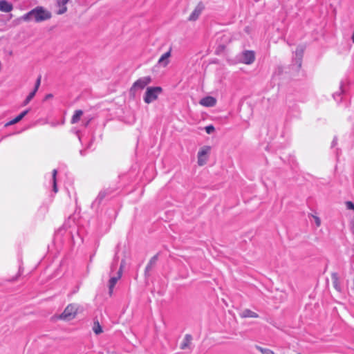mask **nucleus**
Here are the masks:
<instances>
[{
  "label": "nucleus",
  "instance_id": "31",
  "mask_svg": "<svg viewBox=\"0 0 354 354\" xmlns=\"http://www.w3.org/2000/svg\"><path fill=\"white\" fill-rule=\"evenodd\" d=\"M351 224L352 232H353V233H354V216H353V218L352 219V221L351 222Z\"/></svg>",
  "mask_w": 354,
  "mask_h": 354
},
{
  "label": "nucleus",
  "instance_id": "25",
  "mask_svg": "<svg viewBox=\"0 0 354 354\" xmlns=\"http://www.w3.org/2000/svg\"><path fill=\"white\" fill-rule=\"evenodd\" d=\"M118 257H115L114 259H113V261L111 266V272H113L114 270H115L116 267H117V265H118Z\"/></svg>",
  "mask_w": 354,
  "mask_h": 354
},
{
  "label": "nucleus",
  "instance_id": "30",
  "mask_svg": "<svg viewBox=\"0 0 354 354\" xmlns=\"http://www.w3.org/2000/svg\"><path fill=\"white\" fill-rule=\"evenodd\" d=\"M337 138H334L331 142V147H334L337 145Z\"/></svg>",
  "mask_w": 354,
  "mask_h": 354
},
{
  "label": "nucleus",
  "instance_id": "19",
  "mask_svg": "<svg viewBox=\"0 0 354 354\" xmlns=\"http://www.w3.org/2000/svg\"><path fill=\"white\" fill-rule=\"evenodd\" d=\"M83 115V111L82 110H76L71 118V123L75 124L78 122Z\"/></svg>",
  "mask_w": 354,
  "mask_h": 354
},
{
  "label": "nucleus",
  "instance_id": "28",
  "mask_svg": "<svg viewBox=\"0 0 354 354\" xmlns=\"http://www.w3.org/2000/svg\"><path fill=\"white\" fill-rule=\"evenodd\" d=\"M346 206L347 209L354 210V203L351 201H347L346 203Z\"/></svg>",
  "mask_w": 354,
  "mask_h": 354
},
{
  "label": "nucleus",
  "instance_id": "23",
  "mask_svg": "<svg viewBox=\"0 0 354 354\" xmlns=\"http://www.w3.org/2000/svg\"><path fill=\"white\" fill-rule=\"evenodd\" d=\"M255 347L262 354H274V353L272 350H270L269 348H263V347H261L259 346H256Z\"/></svg>",
  "mask_w": 354,
  "mask_h": 354
},
{
  "label": "nucleus",
  "instance_id": "32",
  "mask_svg": "<svg viewBox=\"0 0 354 354\" xmlns=\"http://www.w3.org/2000/svg\"><path fill=\"white\" fill-rule=\"evenodd\" d=\"M90 121H91V119H88V120L84 123V126H85V127H87V126L88 125V124H89Z\"/></svg>",
  "mask_w": 354,
  "mask_h": 354
},
{
  "label": "nucleus",
  "instance_id": "13",
  "mask_svg": "<svg viewBox=\"0 0 354 354\" xmlns=\"http://www.w3.org/2000/svg\"><path fill=\"white\" fill-rule=\"evenodd\" d=\"M192 341V336L189 334L185 335L182 343L180 344V348L182 350H185L187 348H191V344Z\"/></svg>",
  "mask_w": 354,
  "mask_h": 354
},
{
  "label": "nucleus",
  "instance_id": "14",
  "mask_svg": "<svg viewBox=\"0 0 354 354\" xmlns=\"http://www.w3.org/2000/svg\"><path fill=\"white\" fill-rule=\"evenodd\" d=\"M171 49H169V51L166 52L165 53H164L160 57V59H158V64L163 66V67H165L168 65L169 64V58L171 56Z\"/></svg>",
  "mask_w": 354,
  "mask_h": 354
},
{
  "label": "nucleus",
  "instance_id": "21",
  "mask_svg": "<svg viewBox=\"0 0 354 354\" xmlns=\"http://www.w3.org/2000/svg\"><path fill=\"white\" fill-rule=\"evenodd\" d=\"M158 259V256L155 255L153 256L148 263L147 266H146V271H149L151 269V268L156 264Z\"/></svg>",
  "mask_w": 354,
  "mask_h": 354
},
{
  "label": "nucleus",
  "instance_id": "22",
  "mask_svg": "<svg viewBox=\"0 0 354 354\" xmlns=\"http://www.w3.org/2000/svg\"><path fill=\"white\" fill-rule=\"evenodd\" d=\"M93 330L96 335H99L102 333V328L98 321L94 322Z\"/></svg>",
  "mask_w": 354,
  "mask_h": 354
},
{
  "label": "nucleus",
  "instance_id": "9",
  "mask_svg": "<svg viewBox=\"0 0 354 354\" xmlns=\"http://www.w3.org/2000/svg\"><path fill=\"white\" fill-rule=\"evenodd\" d=\"M200 104L205 107H212L216 105V100L215 97L212 96H207L202 98L200 102Z\"/></svg>",
  "mask_w": 354,
  "mask_h": 354
},
{
  "label": "nucleus",
  "instance_id": "15",
  "mask_svg": "<svg viewBox=\"0 0 354 354\" xmlns=\"http://www.w3.org/2000/svg\"><path fill=\"white\" fill-rule=\"evenodd\" d=\"M28 112H29V109L24 111L19 115H17L15 118H14L13 120H10L8 123H6V126L13 125V124L19 122V121H21L28 114Z\"/></svg>",
  "mask_w": 354,
  "mask_h": 354
},
{
  "label": "nucleus",
  "instance_id": "5",
  "mask_svg": "<svg viewBox=\"0 0 354 354\" xmlns=\"http://www.w3.org/2000/svg\"><path fill=\"white\" fill-rule=\"evenodd\" d=\"M124 266V261H122L119 270L117 272L116 276L111 277L109 281V293L111 295L113 290V288L117 283L118 281L121 278L122 274V270Z\"/></svg>",
  "mask_w": 354,
  "mask_h": 354
},
{
  "label": "nucleus",
  "instance_id": "2",
  "mask_svg": "<svg viewBox=\"0 0 354 354\" xmlns=\"http://www.w3.org/2000/svg\"><path fill=\"white\" fill-rule=\"evenodd\" d=\"M162 89L160 86L148 87L146 90L144 102L146 104H150L158 97V95L162 93Z\"/></svg>",
  "mask_w": 354,
  "mask_h": 354
},
{
  "label": "nucleus",
  "instance_id": "18",
  "mask_svg": "<svg viewBox=\"0 0 354 354\" xmlns=\"http://www.w3.org/2000/svg\"><path fill=\"white\" fill-rule=\"evenodd\" d=\"M240 316L243 318L247 317H252L257 318L259 317L258 314L252 311L250 309H244L240 313Z\"/></svg>",
  "mask_w": 354,
  "mask_h": 354
},
{
  "label": "nucleus",
  "instance_id": "4",
  "mask_svg": "<svg viewBox=\"0 0 354 354\" xmlns=\"http://www.w3.org/2000/svg\"><path fill=\"white\" fill-rule=\"evenodd\" d=\"M152 81L150 76H145L137 80L130 88V93L135 95L137 91L144 89Z\"/></svg>",
  "mask_w": 354,
  "mask_h": 354
},
{
  "label": "nucleus",
  "instance_id": "34",
  "mask_svg": "<svg viewBox=\"0 0 354 354\" xmlns=\"http://www.w3.org/2000/svg\"><path fill=\"white\" fill-rule=\"evenodd\" d=\"M51 96H52V95H51L50 94H49V95H48L46 96V97H47V98H48V97H50Z\"/></svg>",
  "mask_w": 354,
  "mask_h": 354
},
{
  "label": "nucleus",
  "instance_id": "8",
  "mask_svg": "<svg viewBox=\"0 0 354 354\" xmlns=\"http://www.w3.org/2000/svg\"><path fill=\"white\" fill-rule=\"evenodd\" d=\"M255 59L254 53L252 50H245L242 53L241 62L245 64H251Z\"/></svg>",
  "mask_w": 354,
  "mask_h": 354
},
{
  "label": "nucleus",
  "instance_id": "26",
  "mask_svg": "<svg viewBox=\"0 0 354 354\" xmlns=\"http://www.w3.org/2000/svg\"><path fill=\"white\" fill-rule=\"evenodd\" d=\"M205 129L207 133L208 134L212 133L215 130L214 127L213 125L207 126L205 127Z\"/></svg>",
  "mask_w": 354,
  "mask_h": 354
},
{
  "label": "nucleus",
  "instance_id": "20",
  "mask_svg": "<svg viewBox=\"0 0 354 354\" xmlns=\"http://www.w3.org/2000/svg\"><path fill=\"white\" fill-rule=\"evenodd\" d=\"M57 174V169H53L52 172V180H53V191L54 192H57V180H56V176Z\"/></svg>",
  "mask_w": 354,
  "mask_h": 354
},
{
  "label": "nucleus",
  "instance_id": "3",
  "mask_svg": "<svg viewBox=\"0 0 354 354\" xmlns=\"http://www.w3.org/2000/svg\"><path fill=\"white\" fill-rule=\"evenodd\" d=\"M80 306L76 304H71L66 306L64 312L60 315V319L64 320H71L77 315Z\"/></svg>",
  "mask_w": 354,
  "mask_h": 354
},
{
  "label": "nucleus",
  "instance_id": "33",
  "mask_svg": "<svg viewBox=\"0 0 354 354\" xmlns=\"http://www.w3.org/2000/svg\"><path fill=\"white\" fill-rule=\"evenodd\" d=\"M353 286L351 287V289L354 291V279H353Z\"/></svg>",
  "mask_w": 354,
  "mask_h": 354
},
{
  "label": "nucleus",
  "instance_id": "12",
  "mask_svg": "<svg viewBox=\"0 0 354 354\" xmlns=\"http://www.w3.org/2000/svg\"><path fill=\"white\" fill-rule=\"evenodd\" d=\"M344 82H341L339 84V90L333 94V97L337 103H340L342 100V95L344 93Z\"/></svg>",
  "mask_w": 354,
  "mask_h": 354
},
{
  "label": "nucleus",
  "instance_id": "6",
  "mask_svg": "<svg viewBox=\"0 0 354 354\" xmlns=\"http://www.w3.org/2000/svg\"><path fill=\"white\" fill-rule=\"evenodd\" d=\"M210 151V147L208 146L203 147L198 153V164L200 166L204 165L207 160L208 153Z\"/></svg>",
  "mask_w": 354,
  "mask_h": 354
},
{
  "label": "nucleus",
  "instance_id": "27",
  "mask_svg": "<svg viewBox=\"0 0 354 354\" xmlns=\"http://www.w3.org/2000/svg\"><path fill=\"white\" fill-rule=\"evenodd\" d=\"M40 83H41V77L39 76L36 81L35 88L33 90V91H35V93H37V91L39 87Z\"/></svg>",
  "mask_w": 354,
  "mask_h": 354
},
{
  "label": "nucleus",
  "instance_id": "11",
  "mask_svg": "<svg viewBox=\"0 0 354 354\" xmlns=\"http://www.w3.org/2000/svg\"><path fill=\"white\" fill-rule=\"evenodd\" d=\"M331 279L334 288L339 292H342V286L338 274L336 272L332 273Z\"/></svg>",
  "mask_w": 354,
  "mask_h": 354
},
{
  "label": "nucleus",
  "instance_id": "10",
  "mask_svg": "<svg viewBox=\"0 0 354 354\" xmlns=\"http://www.w3.org/2000/svg\"><path fill=\"white\" fill-rule=\"evenodd\" d=\"M69 0H57L56 6L58 10L56 11L57 15H62L67 11L66 4Z\"/></svg>",
  "mask_w": 354,
  "mask_h": 354
},
{
  "label": "nucleus",
  "instance_id": "24",
  "mask_svg": "<svg viewBox=\"0 0 354 354\" xmlns=\"http://www.w3.org/2000/svg\"><path fill=\"white\" fill-rule=\"evenodd\" d=\"M35 94H36L35 91H31L29 93V95L26 97V100H24V102L23 103V105L24 106L27 105L31 101V100L35 97Z\"/></svg>",
  "mask_w": 354,
  "mask_h": 354
},
{
  "label": "nucleus",
  "instance_id": "29",
  "mask_svg": "<svg viewBox=\"0 0 354 354\" xmlns=\"http://www.w3.org/2000/svg\"><path fill=\"white\" fill-rule=\"evenodd\" d=\"M313 217L315 220L316 225L317 227H319L321 225V221H320L319 218H318L317 216H313Z\"/></svg>",
  "mask_w": 354,
  "mask_h": 354
},
{
  "label": "nucleus",
  "instance_id": "7",
  "mask_svg": "<svg viewBox=\"0 0 354 354\" xmlns=\"http://www.w3.org/2000/svg\"><path fill=\"white\" fill-rule=\"evenodd\" d=\"M204 8L205 6L203 3L202 2H199L189 15L188 20L192 21L197 20Z\"/></svg>",
  "mask_w": 354,
  "mask_h": 354
},
{
  "label": "nucleus",
  "instance_id": "16",
  "mask_svg": "<svg viewBox=\"0 0 354 354\" xmlns=\"http://www.w3.org/2000/svg\"><path fill=\"white\" fill-rule=\"evenodd\" d=\"M12 5L6 0L0 1V10L5 12H9L12 10Z\"/></svg>",
  "mask_w": 354,
  "mask_h": 354
},
{
  "label": "nucleus",
  "instance_id": "17",
  "mask_svg": "<svg viewBox=\"0 0 354 354\" xmlns=\"http://www.w3.org/2000/svg\"><path fill=\"white\" fill-rule=\"evenodd\" d=\"M304 48L301 46H298L295 50V59L298 64V66H301V59L303 56Z\"/></svg>",
  "mask_w": 354,
  "mask_h": 354
},
{
  "label": "nucleus",
  "instance_id": "1",
  "mask_svg": "<svg viewBox=\"0 0 354 354\" xmlns=\"http://www.w3.org/2000/svg\"><path fill=\"white\" fill-rule=\"evenodd\" d=\"M52 17L51 12L42 6H37L23 15L22 19L26 21L34 20L39 23L48 19Z\"/></svg>",
  "mask_w": 354,
  "mask_h": 354
}]
</instances>
